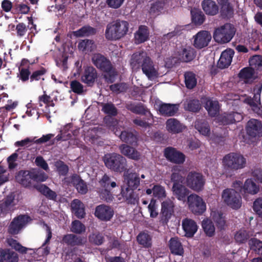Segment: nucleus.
<instances>
[{"label": "nucleus", "mask_w": 262, "mask_h": 262, "mask_svg": "<svg viewBox=\"0 0 262 262\" xmlns=\"http://www.w3.org/2000/svg\"><path fill=\"white\" fill-rule=\"evenodd\" d=\"M130 64L133 69H138L141 68L143 73L149 79H153L158 76V71L153 61L144 52L134 53Z\"/></svg>", "instance_id": "1"}, {"label": "nucleus", "mask_w": 262, "mask_h": 262, "mask_svg": "<svg viewBox=\"0 0 262 262\" xmlns=\"http://www.w3.org/2000/svg\"><path fill=\"white\" fill-rule=\"evenodd\" d=\"M92 61L94 64L104 73L103 78L107 83H113L115 81L118 72L108 58L100 53H97L94 55Z\"/></svg>", "instance_id": "2"}, {"label": "nucleus", "mask_w": 262, "mask_h": 262, "mask_svg": "<svg viewBox=\"0 0 262 262\" xmlns=\"http://www.w3.org/2000/svg\"><path fill=\"white\" fill-rule=\"evenodd\" d=\"M129 23L125 20L118 19L106 26L105 37L107 40H118L124 37L129 29Z\"/></svg>", "instance_id": "3"}, {"label": "nucleus", "mask_w": 262, "mask_h": 262, "mask_svg": "<svg viewBox=\"0 0 262 262\" xmlns=\"http://www.w3.org/2000/svg\"><path fill=\"white\" fill-rule=\"evenodd\" d=\"M105 166L112 171L122 172L127 170V161L122 155L113 152L105 154L103 157Z\"/></svg>", "instance_id": "4"}, {"label": "nucleus", "mask_w": 262, "mask_h": 262, "mask_svg": "<svg viewBox=\"0 0 262 262\" xmlns=\"http://www.w3.org/2000/svg\"><path fill=\"white\" fill-rule=\"evenodd\" d=\"M222 163L226 170L235 171L245 167L246 159L240 154L230 152L223 157Z\"/></svg>", "instance_id": "5"}, {"label": "nucleus", "mask_w": 262, "mask_h": 262, "mask_svg": "<svg viewBox=\"0 0 262 262\" xmlns=\"http://www.w3.org/2000/svg\"><path fill=\"white\" fill-rule=\"evenodd\" d=\"M235 32L236 29L232 24L226 23L214 30L213 37L217 42L225 43L231 41Z\"/></svg>", "instance_id": "6"}, {"label": "nucleus", "mask_w": 262, "mask_h": 262, "mask_svg": "<svg viewBox=\"0 0 262 262\" xmlns=\"http://www.w3.org/2000/svg\"><path fill=\"white\" fill-rule=\"evenodd\" d=\"M186 183L187 187L196 192L202 191L205 183L204 177L201 173L196 171H190L186 178Z\"/></svg>", "instance_id": "7"}, {"label": "nucleus", "mask_w": 262, "mask_h": 262, "mask_svg": "<svg viewBox=\"0 0 262 262\" xmlns=\"http://www.w3.org/2000/svg\"><path fill=\"white\" fill-rule=\"evenodd\" d=\"M187 203L189 210L195 215H202L206 210L205 202L202 197L196 194L189 195Z\"/></svg>", "instance_id": "8"}, {"label": "nucleus", "mask_w": 262, "mask_h": 262, "mask_svg": "<svg viewBox=\"0 0 262 262\" xmlns=\"http://www.w3.org/2000/svg\"><path fill=\"white\" fill-rule=\"evenodd\" d=\"M224 202L233 209H237L242 205V198L235 189L227 188L222 193Z\"/></svg>", "instance_id": "9"}, {"label": "nucleus", "mask_w": 262, "mask_h": 262, "mask_svg": "<svg viewBox=\"0 0 262 262\" xmlns=\"http://www.w3.org/2000/svg\"><path fill=\"white\" fill-rule=\"evenodd\" d=\"M196 51L189 46H182L177 49L175 56L178 60L181 62L188 63L192 61L196 57Z\"/></svg>", "instance_id": "10"}, {"label": "nucleus", "mask_w": 262, "mask_h": 262, "mask_svg": "<svg viewBox=\"0 0 262 262\" xmlns=\"http://www.w3.org/2000/svg\"><path fill=\"white\" fill-rule=\"evenodd\" d=\"M30 219L28 215L25 214H20L14 217L8 226V232L11 235L18 234Z\"/></svg>", "instance_id": "11"}, {"label": "nucleus", "mask_w": 262, "mask_h": 262, "mask_svg": "<svg viewBox=\"0 0 262 262\" xmlns=\"http://www.w3.org/2000/svg\"><path fill=\"white\" fill-rule=\"evenodd\" d=\"M164 156L171 163L181 164L185 161L186 157L182 152L172 147H167L164 149Z\"/></svg>", "instance_id": "12"}, {"label": "nucleus", "mask_w": 262, "mask_h": 262, "mask_svg": "<svg viewBox=\"0 0 262 262\" xmlns=\"http://www.w3.org/2000/svg\"><path fill=\"white\" fill-rule=\"evenodd\" d=\"M115 135L118 136L120 139L126 143L132 146L138 145V133L135 130H121L115 132Z\"/></svg>", "instance_id": "13"}, {"label": "nucleus", "mask_w": 262, "mask_h": 262, "mask_svg": "<svg viewBox=\"0 0 262 262\" xmlns=\"http://www.w3.org/2000/svg\"><path fill=\"white\" fill-rule=\"evenodd\" d=\"M113 209L108 206L101 204L97 206L95 210V215L102 221H108L114 215Z\"/></svg>", "instance_id": "14"}, {"label": "nucleus", "mask_w": 262, "mask_h": 262, "mask_svg": "<svg viewBox=\"0 0 262 262\" xmlns=\"http://www.w3.org/2000/svg\"><path fill=\"white\" fill-rule=\"evenodd\" d=\"M246 131L247 134L252 137L262 136V123L261 121L251 119L247 124Z\"/></svg>", "instance_id": "15"}, {"label": "nucleus", "mask_w": 262, "mask_h": 262, "mask_svg": "<svg viewBox=\"0 0 262 262\" xmlns=\"http://www.w3.org/2000/svg\"><path fill=\"white\" fill-rule=\"evenodd\" d=\"M193 37V46L199 49L207 46L211 39V34L207 31H200Z\"/></svg>", "instance_id": "16"}, {"label": "nucleus", "mask_w": 262, "mask_h": 262, "mask_svg": "<svg viewBox=\"0 0 262 262\" xmlns=\"http://www.w3.org/2000/svg\"><path fill=\"white\" fill-rule=\"evenodd\" d=\"M242 119V115L235 112L224 113L218 117L219 122L224 125L231 124Z\"/></svg>", "instance_id": "17"}, {"label": "nucleus", "mask_w": 262, "mask_h": 262, "mask_svg": "<svg viewBox=\"0 0 262 262\" xmlns=\"http://www.w3.org/2000/svg\"><path fill=\"white\" fill-rule=\"evenodd\" d=\"M97 77L98 73L95 68L92 66H88L84 69L81 76V80L87 85L92 86L94 85Z\"/></svg>", "instance_id": "18"}, {"label": "nucleus", "mask_w": 262, "mask_h": 262, "mask_svg": "<svg viewBox=\"0 0 262 262\" xmlns=\"http://www.w3.org/2000/svg\"><path fill=\"white\" fill-rule=\"evenodd\" d=\"M185 180V171L184 167L174 165L172 167L170 181L173 185L183 184Z\"/></svg>", "instance_id": "19"}, {"label": "nucleus", "mask_w": 262, "mask_h": 262, "mask_svg": "<svg viewBox=\"0 0 262 262\" xmlns=\"http://www.w3.org/2000/svg\"><path fill=\"white\" fill-rule=\"evenodd\" d=\"M126 108L131 112L138 115H145L147 117H152V115L148 109L141 102L137 104L129 102L125 104Z\"/></svg>", "instance_id": "20"}, {"label": "nucleus", "mask_w": 262, "mask_h": 262, "mask_svg": "<svg viewBox=\"0 0 262 262\" xmlns=\"http://www.w3.org/2000/svg\"><path fill=\"white\" fill-rule=\"evenodd\" d=\"M173 195L179 201L185 202L188 199L190 190L183 184L172 185Z\"/></svg>", "instance_id": "21"}, {"label": "nucleus", "mask_w": 262, "mask_h": 262, "mask_svg": "<svg viewBox=\"0 0 262 262\" xmlns=\"http://www.w3.org/2000/svg\"><path fill=\"white\" fill-rule=\"evenodd\" d=\"M234 54V51L231 49H227L222 52L217 67L221 69L228 68L231 64Z\"/></svg>", "instance_id": "22"}, {"label": "nucleus", "mask_w": 262, "mask_h": 262, "mask_svg": "<svg viewBox=\"0 0 262 262\" xmlns=\"http://www.w3.org/2000/svg\"><path fill=\"white\" fill-rule=\"evenodd\" d=\"M179 104L162 103L159 105V114L165 117L174 116L179 109Z\"/></svg>", "instance_id": "23"}, {"label": "nucleus", "mask_w": 262, "mask_h": 262, "mask_svg": "<svg viewBox=\"0 0 262 262\" xmlns=\"http://www.w3.org/2000/svg\"><path fill=\"white\" fill-rule=\"evenodd\" d=\"M182 228L187 237H192L196 232L198 227L196 223L193 220L185 218L182 220Z\"/></svg>", "instance_id": "24"}, {"label": "nucleus", "mask_w": 262, "mask_h": 262, "mask_svg": "<svg viewBox=\"0 0 262 262\" xmlns=\"http://www.w3.org/2000/svg\"><path fill=\"white\" fill-rule=\"evenodd\" d=\"M161 220L164 223H167L173 212L174 204L170 200H166L162 203Z\"/></svg>", "instance_id": "25"}, {"label": "nucleus", "mask_w": 262, "mask_h": 262, "mask_svg": "<svg viewBox=\"0 0 262 262\" xmlns=\"http://www.w3.org/2000/svg\"><path fill=\"white\" fill-rule=\"evenodd\" d=\"M220 6V15L224 19H229L233 16L234 8L229 0H219Z\"/></svg>", "instance_id": "26"}, {"label": "nucleus", "mask_w": 262, "mask_h": 262, "mask_svg": "<svg viewBox=\"0 0 262 262\" xmlns=\"http://www.w3.org/2000/svg\"><path fill=\"white\" fill-rule=\"evenodd\" d=\"M61 243L70 247L82 246L84 244V238L74 234H67L62 237Z\"/></svg>", "instance_id": "27"}, {"label": "nucleus", "mask_w": 262, "mask_h": 262, "mask_svg": "<svg viewBox=\"0 0 262 262\" xmlns=\"http://www.w3.org/2000/svg\"><path fill=\"white\" fill-rule=\"evenodd\" d=\"M134 190L129 187H121V195L123 201L128 204L135 205L138 202L139 198Z\"/></svg>", "instance_id": "28"}, {"label": "nucleus", "mask_w": 262, "mask_h": 262, "mask_svg": "<svg viewBox=\"0 0 262 262\" xmlns=\"http://www.w3.org/2000/svg\"><path fill=\"white\" fill-rule=\"evenodd\" d=\"M15 195L13 192L9 193L0 204V210L4 214L10 213L15 205L14 203Z\"/></svg>", "instance_id": "29"}, {"label": "nucleus", "mask_w": 262, "mask_h": 262, "mask_svg": "<svg viewBox=\"0 0 262 262\" xmlns=\"http://www.w3.org/2000/svg\"><path fill=\"white\" fill-rule=\"evenodd\" d=\"M120 152L129 159L137 161L140 158V152L129 145L122 144L119 146Z\"/></svg>", "instance_id": "30"}, {"label": "nucleus", "mask_w": 262, "mask_h": 262, "mask_svg": "<svg viewBox=\"0 0 262 262\" xmlns=\"http://www.w3.org/2000/svg\"><path fill=\"white\" fill-rule=\"evenodd\" d=\"M185 126L176 118L168 119L166 122V128L171 134H178L182 132Z\"/></svg>", "instance_id": "31"}, {"label": "nucleus", "mask_w": 262, "mask_h": 262, "mask_svg": "<svg viewBox=\"0 0 262 262\" xmlns=\"http://www.w3.org/2000/svg\"><path fill=\"white\" fill-rule=\"evenodd\" d=\"M16 181L25 187L32 185V172L29 170H20L15 176Z\"/></svg>", "instance_id": "32"}, {"label": "nucleus", "mask_w": 262, "mask_h": 262, "mask_svg": "<svg viewBox=\"0 0 262 262\" xmlns=\"http://www.w3.org/2000/svg\"><path fill=\"white\" fill-rule=\"evenodd\" d=\"M201 6L207 15L214 16L219 13V6L213 0H203L201 3Z\"/></svg>", "instance_id": "33"}, {"label": "nucleus", "mask_w": 262, "mask_h": 262, "mask_svg": "<svg viewBox=\"0 0 262 262\" xmlns=\"http://www.w3.org/2000/svg\"><path fill=\"white\" fill-rule=\"evenodd\" d=\"M169 248L172 254L182 256L184 251L180 239L178 237H171L169 242Z\"/></svg>", "instance_id": "34"}, {"label": "nucleus", "mask_w": 262, "mask_h": 262, "mask_svg": "<svg viewBox=\"0 0 262 262\" xmlns=\"http://www.w3.org/2000/svg\"><path fill=\"white\" fill-rule=\"evenodd\" d=\"M124 181L126 187H129L134 190L137 189L140 183V179L139 175L136 173L130 172L124 175Z\"/></svg>", "instance_id": "35"}, {"label": "nucleus", "mask_w": 262, "mask_h": 262, "mask_svg": "<svg viewBox=\"0 0 262 262\" xmlns=\"http://www.w3.org/2000/svg\"><path fill=\"white\" fill-rule=\"evenodd\" d=\"M149 35L148 27L144 25L140 26L138 30L135 33L136 43H141L147 41L149 39Z\"/></svg>", "instance_id": "36"}, {"label": "nucleus", "mask_w": 262, "mask_h": 262, "mask_svg": "<svg viewBox=\"0 0 262 262\" xmlns=\"http://www.w3.org/2000/svg\"><path fill=\"white\" fill-rule=\"evenodd\" d=\"M243 191L244 194L248 193L255 195L259 191V186L255 183L252 179H247L244 184Z\"/></svg>", "instance_id": "37"}, {"label": "nucleus", "mask_w": 262, "mask_h": 262, "mask_svg": "<svg viewBox=\"0 0 262 262\" xmlns=\"http://www.w3.org/2000/svg\"><path fill=\"white\" fill-rule=\"evenodd\" d=\"M17 253L9 249L0 250V262H17Z\"/></svg>", "instance_id": "38"}, {"label": "nucleus", "mask_w": 262, "mask_h": 262, "mask_svg": "<svg viewBox=\"0 0 262 262\" xmlns=\"http://www.w3.org/2000/svg\"><path fill=\"white\" fill-rule=\"evenodd\" d=\"M204 107L210 117H215L219 114L220 107L217 101L208 99L205 103Z\"/></svg>", "instance_id": "39"}, {"label": "nucleus", "mask_w": 262, "mask_h": 262, "mask_svg": "<svg viewBox=\"0 0 262 262\" xmlns=\"http://www.w3.org/2000/svg\"><path fill=\"white\" fill-rule=\"evenodd\" d=\"M201 103L197 99H187L184 104L185 110L192 113L199 112L201 109Z\"/></svg>", "instance_id": "40"}, {"label": "nucleus", "mask_w": 262, "mask_h": 262, "mask_svg": "<svg viewBox=\"0 0 262 262\" xmlns=\"http://www.w3.org/2000/svg\"><path fill=\"white\" fill-rule=\"evenodd\" d=\"M73 212L78 219H82L85 216L84 208L83 203L78 199L74 200L71 203Z\"/></svg>", "instance_id": "41"}, {"label": "nucleus", "mask_w": 262, "mask_h": 262, "mask_svg": "<svg viewBox=\"0 0 262 262\" xmlns=\"http://www.w3.org/2000/svg\"><path fill=\"white\" fill-rule=\"evenodd\" d=\"M194 127L198 132L203 135L209 136L210 133V128L208 122L205 120H197Z\"/></svg>", "instance_id": "42"}, {"label": "nucleus", "mask_w": 262, "mask_h": 262, "mask_svg": "<svg viewBox=\"0 0 262 262\" xmlns=\"http://www.w3.org/2000/svg\"><path fill=\"white\" fill-rule=\"evenodd\" d=\"M137 241L144 248H149L151 246V237L145 232H140L137 236Z\"/></svg>", "instance_id": "43"}, {"label": "nucleus", "mask_w": 262, "mask_h": 262, "mask_svg": "<svg viewBox=\"0 0 262 262\" xmlns=\"http://www.w3.org/2000/svg\"><path fill=\"white\" fill-rule=\"evenodd\" d=\"M250 236L249 231L241 229L235 233L234 239L239 244H245L249 240Z\"/></svg>", "instance_id": "44"}, {"label": "nucleus", "mask_w": 262, "mask_h": 262, "mask_svg": "<svg viewBox=\"0 0 262 262\" xmlns=\"http://www.w3.org/2000/svg\"><path fill=\"white\" fill-rule=\"evenodd\" d=\"M185 83L188 89H193L196 85V75L192 72H186L184 74Z\"/></svg>", "instance_id": "45"}, {"label": "nucleus", "mask_w": 262, "mask_h": 262, "mask_svg": "<svg viewBox=\"0 0 262 262\" xmlns=\"http://www.w3.org/2000/svg\"><path fill=\"white\" fill-rule=\"evenodd\" d=\"M96 29L90 26H84L74 32L77 37L89 36L96 33Z\"/></svg>", "instance_id": "46"}, {"label": "nucleus", "mask_w": 262, "mask_h": 262, "mask_svg": "<svg viewBox=\"0 0 262 262\" xmlns=\"http://www.w3.org/2000/svg\"><path fill=\"white\" fill-rule=\"evenodd\" d=\"M192 22L195 25H201L205 21L206 16L200 10L191 11Z\"/></svg>", "instance_id": "47"}, {"label": "nucleus", "mask_w": 262, "mask_h": 262, "mask_svg": "<svg viewBox=\"0 0 262 262\" xmlns=\"http://www.w3.org/2000/svg\"><path fill=\"white\" fill-rule=\"evenodd\" d=\"M101 111L106 116L115 117L118 114V110L115 105L112 102L102 103Z\"/></svg>", "instance_id": "48"}, {"label": "nucleus", "mask_w": 262, "mask_h": 262, "mask_svg": "<svg viewBox=\"0 0 262 262\" xmlns=\"http://www.w3.org/2000/svg\"><path fill=\"white\" fill-rule=\"evenodd\" d=\"M202 226L204 231L207 236L212 237L214 235V225L210 220L208 219L204 220Z\"/></svg>", "instance_id": "49"}, {"label": "nucleus", "mask_w": 262, "mask_h": 262, "mask_svg": "<svg viewBox=\"0 0 262 262\" xmlns=\"http://www.w3.org/2000/svg\"><path fill=\"white\" fill-rule=\"evenodd\" d=\"M88 238L91 244L96 246L101 245L104 241V236L98 231L91 233Z\"/></svg>", "instance_id": "50"}, {"label": "nucleus", "mask_w": 262, "mask_h": 262, "mask_svg": "<svg viewBox=\"0 0 262 262\" xmlns=\"http://www.w3.org/2000/svg\"><path fill=\"white\" fill-rule=\"evenodd\" d=\"M104 122L110 130L115 134V132L120 130L118 127V121L116 118L110 116H105L104 118Z\"/></svg>", "instance_id": "51"}, {"label": "nucleus", "mask_w": 262, "mask_h": 262, "mask_svg": "<svg viewBox=\"0 0 262 262\" xmlns=\"http://www.w3.org/2000/svg\"><path fill=\"white\" fill-rule=\"evenodd\" d=\"M54 166L56 167V171L60 176L65 177L67 175L69 168L63 161L58 160L55 162Z\"/></svg>", "instance_id": "52"}, {"label": "nucleus", "mask_w": 262, "mask_h": 262, "mask_svg": "<svg viewBox=\"0 0 262 262\" xmlns=\"http://www.w3.org/2000/svg\"><path fill=\"white\" fill-rule=\"evenodd\" d=\"M94 44L93 40L85 39L78 43V48L79 50L83 52H91L94 49Z\"/></svg>", "instance_id": "53"}, {"label": "nucleus", "mask_w": 262, "mask_h": 262, "mask_svg": "<svg viewBox=\"0 0 262 262\" xmlns=\"http://www.w3.org/2000/svg\"><path fill=\"white\" fill-rule=\"evenodd\" d=\"M212 219L215 223L218 229L220 230L224 229L226 225V221L222 212H215L213 215Z\"/></svg>", "instance_id": "54"}, {"label": "nucleus", "mask_w": 262, "mask_h": 262, "mask_svg": "<svg viewBox=\"0 0 262 262\" xmlns=\"http://www.w3.org/2000/svg\"><path fill=\"white\" fill-rule=\"evenodd\" d=\"M47 70L43 67H41L39 70L34 71L31 73L30 82L39 81L40 80H44L43 76L47 73Z\"/></svg>", "instance_id": "55"}, {"label": "nucleus", "mask_w": 262, "mask_h": 262, "mask_svg": "<svg viewBox=\"0 0 262 262\" xmlns=\"http://www.w3.org/2000/svg\"><path fill=\"white\" fill-rule=\"evenodd\" d=\"M164 6L165 3L163 1H158L151 4L149 9L150 14L155 15H159L163 10Z\"/></svg>", "instance_id": "56"}, {"label": "nucleus", "mask_w": 262, "mask_h": 262, "mask_svg": "<svg viewBox=\"0 0 262 262\" xmlns=\"http://www.w3.org/2000/svg\"><path fill=\"white\" fill-rule=\"evenodd\" d=\"M248 244L251 250L258 254H262V241L256 238H251L249 240Z\"/></svg>", "instance_id": "57"}, {"label": "nucleus", "mask_w": 262, "mask_h": 262, "mask_svg": "<svg viewBox=\"0 0 262 262\" xmlns=\"http://www.w3.org/2000/svg\"><path fill=\"white\" fill-rule=\"evenodd\" d=\"M19 74L17 77L23 82H26L30 80L31 71L28 67H18Z\"/></svg>", "instance_id": "58"}, {"label": "nucleus", "mask_w": 262, "mask_h": 262, "mask_svg": "<svg viewBox=\"0 0 262 262\" xmlns=\"http://www.w3.org/2000/svg\"><path fill=\"white\" fill-rule=\"evenodd\" d=\"M8 244L13 249L21 254L26 253L27 252V248L23 246L19 243L16 239L12 238L8 239Z\"/></svg>", "instance_id": "59"}, {"label": "nucleus", "mask_w": 262, "mask_h": 262, "mask_svg": "<svg viewBox=\"0 0 262 262\" xmlns=\"http://www.w3.org/2000/svg\"><path fill=\"white\" fill-rule=\"evenodd\" d=\"M254 74V70L252 68L246 67L242 69L238 74L240 79L248 80L251 79Z\"/></svg>", "instance_id": "60"}, {"label": "nucleus", "mask_w": 262, "mask_h": 262, "mask_svg": "<svg viewBox=\"0 0 262 262\" xmlns=\"http://www.w3.org/2000/svg\"><path fill=\"white\" fill-rule=\"evenodd\" d=\"M249 64L253 68L256 70L262 69V56L254 55L249 59Z\"/></svg>", "instance_id": "61"}, {"label": "nucleus", "mask_w": 262, "mask_h": 262, "mask_svg": "<svg viewBox=\"0 0 262 262\" xmlns=\"http://www.w3.org/2000/svg\"><path fill=\"white\" fill-rule=\"evenodd\" d=\"M71 231L76 234H81L85 231V226L79 221L75 220L72 222Z\"/></svg>", "instance_id": "62"}, {"label": "nucleus", "mask_w": 262, "mask_h": 262, "mask_svg": "<svg viewBox=\"0 0 262 262\" xmlns=\"http://www.w3.org/2000/svg\"><path fill=\"white\" fill-rule=\"evenodd\" d=\"M31 172L33 182H44L48 178V176L42 171L33 170L31 171Z\"/></svg>", "instance_id": "63"}, {"label": "nucleus", "mask_w": 262, "mask_h": 262, "mask_svg": "<svg viewBox=\"0 0 262 262\" xmlns=\"http://www.w3.org/2000/svg\"><path fill=\"white\" fill-rule=\"evenodd\" d=\"M253 210L262 218V197L257 198L253 202Z\"/></svg>", "instance_id": "64"}]
</instances>
